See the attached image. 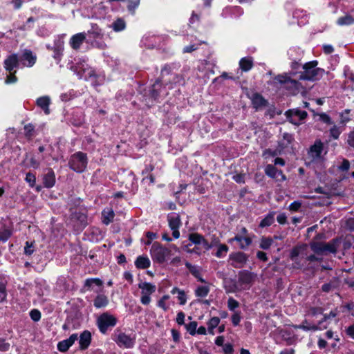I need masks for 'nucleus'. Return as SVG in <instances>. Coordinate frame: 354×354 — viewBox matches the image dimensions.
<instances>
[{"label":"nucleus","instance_id":"obj_1","mask_svg":"<svg viewBox=\"0 0 354 354\" xmlns=\"http://www.w3.org/2000/svg\"><path fill=\"white\" fill-rule=\"evenodd\" d=\"M317 64L318 62L317 61H311L306 63L303 66L304 71L301 73L299 79L304 80H315L321 77L324 71L317 68Z\"/></svg>","mask_w":354,"mask_h":354},{"label":"nucleus","instance_id":"obj_2","mask_svg":"<svg viewBox=\"0 0 354 354\" xmlns=\"http://www.w3.org/2000/svg\"><path fill=\"white\" fill-rule=\"evenodd\" d=\"M113 340L117 345L123 348H131L136 343V335H128L120 329H116L112 335Z\"/></svg>","mask_w":354,"mask_h":354},{"label":"nucleus","instance_id":"obj_3","mask_svg":"<svg viewBox=\"0 0 354 354\" xmlns=\"http://www.w3.org/2000/svg\"><path fill=\"white\" fill-rule=\"evenodd\" d=\"M87 163L86 154L81 151L73 154L68 162L70 168L78 173H82L86 169Z\"/></svg>","mask_w":354,"mask_h":354},{"label":"nucleus","instance_id":"obj_4","mask_svg":"<svg viewBox=\"0 0 354 354\" xmlns=\"http://www.w3.org/2000/svg\"><path fill=\"white\" fill-rule=\"evenodd\" d=\"M311 250L317 254H326L337 252V241L333 240L328 243L312 242L310 244Z\"/></svg>","mask_w":354,"mask_h":354},{"label":"nucleus","instance_id":"obj_5","mask_svg":"<svg viewBox=\"0 0 354 354\" xmlns=\"http://www.w3.org/2000/svg\"><path fill=\"white\" fill-rule=\"evenodd\" d=\"M117 324V318L108 313L102 314L97 319V324L100 331L104 334L109 327H114Z\"/></svg>","mask_w":354,"mask_h":354},{"label":"nucleus","instance_id":"obj_6","mask_svg":"<svg viewBox=\"0 0 354 354\" xmlns=\"http://www.w3.org/2000/svg\"><path fill=\"white\" fill-rule=\"evenodd\" d=\"M151 254L153 261L161 263L165 262L167 257L170 254V250L162 247L158 243H155L151 248Z\"/></svg>","mask_w":354,"mask_h":354},{"label":"nucleus","instance_id":"obj_7","mask_svg":"<svg viewBox=\"0 0 354 354\" xmlns=\"http://www.w3.org/2000/svg\"><path fill=\"white\" fill-rule=\"evenodd\" d=\"M138 288L141 289L140 302L143 305H148L151 302V295L156 291V286L148 282H141L138 284Z\"/></svg>","mask_w":354,"mask_h":354},{"label":"nucleus","instance_id":"obj_8","mask_svg":"<svg viewBox=\"0 0 354 354\" xmlns=\"http://www.w3.org/2000/svg\"><path fill=\"white\" fill-rule=\"evenodd\" d=\"M286 115L288 118L290 122L295 125H299L301 124V121L307 117L308 113L305 111L294 109L286 111Z\"/></svg>","mask_w":354,"mask_h":354},{"label":"nucleus","instance_id":"obj_9","mask_svg":"<svg viewBox=\"0 0 354 354\" xmlns=\"http://www.w3.org/2000/svg\"><path fill=\"white\" fill-rule=\"evenodd\" d=\"M169 226L173 231L172 235L175 239L180 237L179 227L181 225L180 217L178 214L172 213L167 216Z\"/></svg>","mask_w":354,"mask_h":354},{"label":"nucleus","instance_id":"obj_10","mask_svg":"<svg viewBox=\"0 0 354 354\" xmlns=\"http://www.w3.org/2000/svg\"><path fill=\"white\" fill-rule=\"evenodd\" d=\"M275 79L280 84H286L287 88H293L292 93L294 94H295L301 91V84L296 80H292L287 75H279L277 77H276Z\"/></svg>","mask_w":354,"mask_h":354},{"label":"nucleus","instance_id":"obj_11","mask_svg":"<svg viewBox=\"0 0 354 354\" xmlns=\"http://www.w3.org/2000/svg\"><path fill=\"white\" fill-rule=\"evenodd\" d=\"M324 149L323 143L321 140H316L308 152V157L312 161L319 160L322 158V153Z\"/></svg>","mask_w":354,"mask_h":354},{"label":"nucleus","instance_id":"obj_12","mask_svg":"<svg viewBox=\"0 0 354 354\" xmlns=\"http://www.w3.org/2000/svg\"><path fill=\"white\" fill-rule=\"evenodd\" d=\"M230 259L233 261L232 266L234 268H241L247 262L248 257L245 254L238 252L232 254L230 257Z\"/></svg>","mask_w":354,"mask_h":354},{"label":"nucleus","instance_id":"obj_13","mask_svg":"<svg viewBox=\"0 0 354 354\" xmlns=\"http://www.w3.org/2000/svg\"><path fill=\"white\" fill-rule=\"evenodd\" d=\"M77 334H72L69 338L61 341L57 344V349L61 352H66L77 340Z\"/></svg>","mask_w":354,"mask_h":354},{"label":"nucleus","instance_id":"obj_14","mask_svg":"<svg viewBox=\"0 0 354 354\" xmlns=\"http://www.w3.org/2000/svg\"><path fill=\"white\" fill-rule=\"evenodd\" d=\"M233 241L238 242L239 248L244 250L251 245L252 239L249 236L236 234L234 238H232L228 241L229 243H232Z\"/></svg>","mask_w":354,"mask_h":354},{"label":"nucleus","instance_id":"obj_15","mask_svg":"<svg viewBox=\"0 0 354 354\" xmlns=\"http://www.w3.org/2000/svg\"><path fill=\"white\" fill-rule=\"evenodd\" d=\"M91 342V333L88 330L83 331L79 339V344L80 350H86Z\"/></svg>","mask_w":354,"mask_h":354},{"label":"nucleus","instance_id":"obj_16","mask_svg":"<svg viewBox=\"0 0 354 354\" xmlns=\"http://www.w3.org/2000/svg\"><path fill=\"white\" fill-rule=\"evenodd\" d=\"M239 282L241 284L250 285L254 279L255 274L248 271L243 270L239 273Z\"/></svg>","mask_w":354,"mask_h":354},{"label":"nucleus","instance_id":"obj_17","mask_svg":"<svg viewBox=\"0 0 354 354\" xmlns=\"http://www.w3.org/2000/svg\"><path fill=\"white\" fill-rule=\"evenodd\" d=\"M19 64V59L17 55L12 54L10 55L4 61V67L6 71L11 72L15 68H17Z\"/></svg>","mask_w":354,"mask_h":354},{"label":"nucleus","instance_id":"obj_18","mask_svg":"<svg viewBox=\"0 0 354 354\" xmlns=\"http://www.w3.org/2000/svg\"><path fill=\"white\" fill-rule=\"evenodd\" d=\"M86 39V34L80 32L74 35L70 39V44L73 49H79L83 41Z\"/></svg>","mask_w":354,"mask_h":354},{"label":"nucleus","instance_id":"obj_19","mask_svg":"<svg viewBox=\"0 0 354 354\" xmlns=\"http://www.w3.org/2000/svg\"><path fill=\"white\" fill-rule=\"evenodd\" d=\"M251 100L253 106L257 110L263 109L267 106V101L259 93L253 94Z\"/></svg>","mask_w":354,"mask_h":354},{"label":"nucleus","instance_id":"obj_20","mask_svg":"<svg viewBox=\"0 0 354 354\" xmlns=\"http://www.w3.org/2000/svg\"><path fill=\"white\" fill-rule=\"evenodd\" d=\"M36 103L44 111L45 114L48 115L50 113L49 105L50 104V99L49 97H40L37 100Z\"/></svg>","mask_w":354,"mask_h":354},{"label":"nucleus","instance_id":"obj_21","mask_svg":"<svg viewBox=\"0 0 354 354\" xmlns=\"http://www.w3.org/2000/svg\"><path fill=\"white\" fill-rule=\"evenodd\" d=\"M239 67L244 71L248 72L253 67V59L252 57H245L239 61Z\"/></svg>","mask_w":354,"mask_h":354},{"label":"nucleus","instance_id":"obj_22","mask_svg":"<svg viewBox=\"0 0 354 354\" xmlns=\"http://www.w3.org/2000/svg\"><path fill=\"white\" fill-rule=\"evenodd\" d=\"M185 266L189 269L191 274L198 279V281L201 283H206L205 280L201 277L200 269L197 266H192L189 262L185 263Z\"/></svg>","mask_w":354,"mask_h":354},{"label":"nucleus","instance_id":"obj_23","mask_svg":"<svg viewBox=\"0 0 354 354\" xmlns=\"http://www.w3.org/2000/svg\"><path fill=\"white\" fill-rule=\"evenodd\" d=\"M109 304L108 297L102 294L97 295L93 301V305L97 308L106 307Z\"/></svg>","mask_w":354,"mask_h":354},{"label":"nucleus","instance_id":"obj_24","mask_svg":"<svg viewBox=\"0 0 354 354\" xmlns=\"http://www.w3.org/2000/svg\"><path fill=\"white\" fill-rule=\"evenodd\" d=\"M55 176L54 171L50 169L44 176V185L46 187L50 188L55 185Z\"/></svg>","mask_w":354,"mask_h":354},{"label":"nucleus","instance_id":"obj_25","mask_svg":"<svg viewBox=\"0 0 354 354\" xmlns=\"http://www.w3.org/2000/svg\"><path fill=\"white\" fill-rule=\"evenodd\" d=\"M102 222L105 225H109L111 222L113 221L114 218V212L111 208H106L102 212Z\"/></svg>","mask_w":354,"mask_h":354},{"label":"nucleus","instance_id":"obj_26","mask_svg":"<svg viewBox=\"0 0 354 354\" xmlns=\"http://www.w3.org/2000/svg\"><path fill=\"white\" fill-rule=\"evenodd\" d=\"M151 262L148 257H143V256H139L136 261L135 265L136 268L139 269H146L148 268L150 266Z\"/></svg>","mask_w":354,"mask_h":354},{"label":"nucleus","instance_id":"obj_27","mask_svg":"<svg viewBox=\"0 0 354 354\" xmlns=\"http://www.w3.org/2000/svg\"><path fill=\"white\" fill-rule=\"evenodd\" d=\"M22 59L28 61V63L26 64L27 66L31 67L35 64L37 57L30 50H25L22 55Z\"/></svg>","mask_w":354,"mask_h":354},{"label":"nucleus","instance_id":"obj_28","mask_svg":"<svg viewBox=\"0 0 354 354\" xmlns=\"http://www.w3.org/2000/svg\"><path fill=\"white\" fill-rule=\"evenodd\" d=\"M209 290V286H199L194 290V294L197 297L204 298L208 295Z\"/></svg>","mask_w":354,"mask_h":354},{"label":"nucleus","instance_id":"obj_29","mask_svg":"<svg viewBox=\"0 0 354 354\" xmlns=\"http://www.w3.org/2000/svg\"><path fill=\"white\" fill-rule=\"evenodd\" d=\"M306 248V245H301L297 247H295L292 249L290 253V258L292 261L297 260L299 254H301L303 251Z\"/></svg>","mask_w":354,"mask_h":354},{"label":"nucleus","instance_id":"obj_30","mask_svg":"<svg viewBox=\"0 0 354 354\" xmlns=\"http://www.w3.org/2000/svg\"><path fill=\"white\" fill-rule=\"evenodd\" d=\"M339 26H348L354 23V18L349 15H346L344 17H339L337 21Z\"/></svg>","mask_w":354,"mask_h":354},{"label":"nucleus","instance_id":"obj_31","mask_svg":"<svg viewBox=\"0 0 354 354\" xmlns=\"http://www.w3.org/2000/svg\"><path fill=\"white\" fill-rule=\"evenodd\" d=\"M88 34L93 39L101 38L102 37V30L97 25H93L91 28L88 31Z\"/></svg>","mask_w":354,"mask_h":354},{"label":"nucleus","instance_id":"obj_32","mask_svg":"<svg viewBox=\"0 0 354 354\" xmlns=\"http://www.w3.org/2000/svg\"><path fill=\"white\" fill-rule=\"evenodd\" d=\"M265 173L267 176L271 178H275L277 173L282 174V172L281 171H278L272 165H268L266 167Z\"/></svg>","mask_w":354,"mask_h":354},{"label":"nucleus","instance_id":"obj_33","mask_svg":"<svg viewBox=\"0 0 354 354\" xmlns=\"http://www.w3.org/2000/svg\"><path fill=\"white\" fill-rule=\"evenodd\" d=\"M295 328H300L304 330H317L319 329V326L314 324H308L307 321H304L301 324L295 326Z\"/></svg>","mask_w":354,"mask_h":354},{"label":"nucleus","instance_id":"obj_34","mask_svg":"<svg viewBox=\"0 0 354 354\" xmlns=\"http://www.w3.org/2000/svg\"><path fill=\"white\" fill-rule=\"evenodd\" d=\"M219 323H220L219 317H214L211 318L207 323L209 333L211 334H214L213 330L216 326H218Z\"/></svg>","mask_w":354,"mask_h":354},{"label":"nucleus","instance_id":"obj_35","mask_svg":"<svg viewBox=\"0 0 354 354\" xmlns=\"http://www.w3.org/2000/svg\"><path fill=\"white\" fill-rule=\"evenodd\" d=\"M274 221V214H269L261 221L259 226L261 227L270 226L273 223Z\"/></svg>","mask_w":354,"mask_h":354},{"label":"nucleus","instance_id":"obj_36","mask_svg":"<svg viewBox=\"0 0 354 354\" xmlns=\"http://www.w3.org/2000/svg\"><path fill=\"white\" fill-rule=\"evenodd\" d=\"M111 26L115 31L118 32L123 30L125 28L126 24L123 19H118L112 24Z\"/></svg>","mask_w":354,"mask_h":354},{"label":"nucleus","instance_id":"obj_37","mask_svg":"<svg viewBox=\"0 0 354 354\" xmlns=\"http://www.w3.org/2000/svg\"><path fill=\"white\" fill-rule=\"evenodd\" d=\"M273 241L269 237H263L261 239L259 247L263 250H268L272 245Z\"/></svg>","mask_w":354,"mask_h":354},{"label":"nucleus","instance_id":"obj_38","mask_svg":"<svg viewBox=\"0 0 354 354\" xmlns=\"http://www.w3.org/2000/svg\"><path fill=\"white\" fill-rule=\"evenodd\" d=\"M93 284H95L97 286H101L102 285V281L101 279L97 278L87 279L85 281L84 286L90 288Z\"/></svg>","mask_w":354,"mask_h":354},{"label":"nucleus","instance_id":"obj_39","mask_svg":"<svg viewBox=\"0 0 354 354\" xmlns=\"http://www.w3.org/2000/svg\"><path fill=\"white\" fill-rule=\"evenodd\" d=\"M35 127L32 124H28L24 126V135L28 139L33 136Z\"/></svg>","mask_w":354,"mask_h":354},{"label":"nucleus","instance_id":"obj_40","mask_svg":"<svg viewBox=\"0 0 354 354\" xmlns=\"http://www.w3.org/2000/svg\"><path fill=\"white\" fill-rule=\"evenodd\" d=\"M203 236L198 233H192L189 235V239L194 244L200 245Z\"/></svg>","mask_w":354,"mask_h":354},{"label":"nucleus","instance_id":"obj_41","mask_svg":"<svg viewBox=\"0 0 354 354\" xmlns=\"http://www.w3.org/2000/svg\"><path fill=\"white\" fill-rule=\"evenodd\" d=\"M11 236V232L8 229L0 230V241H6Z\"/></svg>","mask_w":354,"mask_h":354},{"label":"nucleus","instance_id":"obj_42","mask_svg":"<svg viewBox=\"0 0 354 354\" xmlns=\"http://www.w3.org/2000/svg\"><path fill=\"white\" fill-rule=\"evenodd\" d=\"M196 328H197V322H192L189 324L186 325L187 330L192 335H194L196 334Z\"/></svg>","mask_w":354,"mask_h":354},{"label":"nucleus","instance_id":"obj_43","mask_svg":"<svg viewBox=\"0 0 354 354\" xmlns=\"http://www.w3.org/2000/svg\"><path fill=\"white\" fill-rule=\"evenodd\" d=\"M140 4V0H128V10L134 12L135 10L138 7Z\"/></svg>","mask_w":354,"mask_h":354},{"label":"nucleus","instance_id":"obj_44","mask_svg":"<svg viewBox=\"0 0 354 354\" xmlns=\"http://www.w3.org/2000/svg\"><path fill=\"white\" fill-rule=\"evenodd\" d=\"M228 251V248L225 245H220L216 253V256L218 258L223 257Z\"/></svg>","mask_w":354,"mask_h":354},{"label":"nucleus","instance_id":"obj_45","mask_svg":"<svg viewBox=\"0 0 354 354\" xmlns=\"http://www.w3.org/2000/svg\"><path fill=\"white\" fill-rule=\"evenodd\" d=\"M341 130L338 127L334 125L330 129V134L334 139H337L341 133Z\"/></svg>","mask_w":354,"mask_h":354},{"label":"nucleus","instance_id":"obj_46","mask_svg":"<svg viewBox=\"0 0 354 354\" xmlns=\"http://www.w3.org/2000/svg\"><path fill=\"white\" fill-rule=\"evenodd\" d=\"M239 306V302L232 297H230L227 301V307L230 310H234Z\"/></svg>","mask_w":354,"mask_h":354},{"label":"nucleus","instance_id":"obj_47","mask_svg":"<svg viewBox=\"0 0 354 354\" xmlns=\"http://www.w3.org/2000/svg\"><path fill=\"white\" fill-rule=\"evenodd\" d=\"M25 180L28 183H29V185L31 187H33L35 186V182H36V178L33 174L28 173L26 174Z\"/></svg>","mask_w":354,"mask_h":354},{"label":"nucleus","instance_id":"obj_48","mask_svg":"<svg viewBox=\"0 0 354 354\" xmlns=\"http://www.w3.org/2000/svg\"><path fill=\"white\" fill-rule=\"evenodd\" d=\"M159 87H160V84L156 82L153 85V88L151 90L150 94L154 100H156L159 95Z\"/></svg>","mask_w":354,"mask_h":354},{"label":"nucleus","instance_id":"obj_49","mask_svg":"<svg viewBox=\"0 0 354 354\" xmlns=\"http://www.w3.org/2000/svg\"><path fill=\"white\" fill-rule=\"evenodd\" d=\"M7 297L6 286L3 283H0V302L6 301Z\"/></svg>","mask_w":354,"mask_h":354},{"label":"nucleus","instance_id":"obj_50","mask_svg":"<svg viewBox=\"0 0 354 354\" xmlns=\"http://www.w3.org/2000/svg\"><path fill=\"white\" fill-rule=\"evenodd\" d=\"M30 316L33 321L38 322L41 319V313L37 309H33L30 312Z\"/></svg>","mask_w":354,"mask_h":354},{"label":"nucleus","instance_id":"obj_51","mask_svg":"<svg viewBox=\"0 0 354 354\" xmlns=\"http://www.w3.org/2000/svg\"><path fill=\"white\" fill-rule=\"evenodd\" d=\"M10 344L6 342L5 339L0 338V351L3 352L8 351L10 349Z\"/></svg>","mask_w":354,"mask_h":354},{"label":"nucleus","instance_id":"obj_52","mask_svg":"<svg viewBox=\"0 0 354 354\" xmlns=\"http://www.w3.org/2000/svg\"><path fill=\"white\" fill-rule=\"evenodd\" d=\"M338 314V310L337 308L334 309L333 310L330 311L329 314H325L324 315L323 320L319 323L320 324L322 322L326 321L328 319L334 318Z\"/></svg>","mask_w":354,"mask_h":354},{"label":"nucleus","instance_id":"obj_53","mask_svg":"<svg viewBox=\"0 0 354 354\" xmlns=\"http://www.w3.org/2000/svg\"><path fill=\"white\" fill-rule=\"evenodd\" d=\"M178 299L180 305H185L187 302V296L184 290H181L178 294Z\"/></svg>","mask_w":354,"mask_h":354},{"label":"nucleus","instance_id":"obj_54","mask_svg":"<svg viewBox=\"0 0 354 354\" xmlns=\"http://www.w3.org/2000/svg\"><path fill=\"white\" fill-rule=\"evenodd\" d=\"M301 206V203L299 201H294L289 205V210L291 212H297Z\"/></svg>","mask_w":354,"mask_h":354},{"label":"nucleus","instance_id":"obj_55","mask_svg":"<svg viewBox=\"0 0 354 354\" xmlns=\"http://www.w3.org/2000/svg\"><path fill=\"white\" fill-rule=\"evenodd\" d=\"M350 168V162L348 160L344 159L342 164L338 167V169L341 171H348Z\"/></svg>","mask_w":354,"mask_h":354},{"label":"nucleus","instance_id":"obj_56","mask_svg":"<svg viewBox=\"0 0 354 354\" xmlns=\"http://www.w3.org/2000/svg\"><path fill=\"white\" fill-rule=\"evenodd\" d=\"M34 252V247L32 243L26 242V245L24 248V253L27 255H31Z\"/></svg>","mask_w":354,"mask_h":354},{"label":"nucleus","instance_id":"obj_57","mask_svg":"<svg viewBox=\"0 0 354 354\" xmlns=\"http://www.w3.org/2000/svg\"><path fill=\"white\" fill-rule=\"evenodd\" d=\"M241 322V316L240 314L238 313H235L232 316V322L234 326H238Z\"/></svg>","mask_w":354,"mask_h":354},{"label":"nucleus","instance_id":"obj_58","mask_svg":"<svg viewBox=\"0 0 354 354\" xmlns=\"http://www.w3.org/2000/svg\"><path fill=\"white\" fill-rule=\"evenodd\" d=\"M185 313L183 312H179L176 316V322L179 325H183L185 322Z\"/></svg>","mask_w":354,"mask_h":354},{"label":"nucleus","instance_id":"obj_59","mask_svg":"<svg viewBox=\"0 0 354 354\" xmlns=\"http://www.w3.org/2000/svg\"><path fill=\"white\" fill-rule=\"evenodd\" d=\"M157 306L164 311H167L169 309V306L167 304L166 301H164L162 299H160L158 301Z\"/></svg>","mask_w":354,"mask_h":354},{"label":"nucleus","instance_id":"obj_60","mask_svg":"<svg viewBox=\"0 0 354 354\" xmlns=\"http://www.w3.org/2000/svg\"><path fill=\"white\" fill-rule=\"evenodd\" d=\"M277 221L280 224H285L287 221V216L284 213L279 214L277 217Z\"/></svg>","mask_w":354,"mask_h":354},{"label":"nucleus","instance_id":"obj_61","mask_svg":"<svg viewBox=\"0 0 354 354\" xmlns=\"http://www.w3.org/2000/svg\"><path fill=\"white\" fill-rule=\"evenodd\" d=\"M200 245H201L205 250H209L213 247V244L209 243L204 237L202 239Z\"/></svg>","mask_w":354,"mask_h":354},{"label":"nucleus","instance_id":"obj_62","mask_svg":"<svg viewBox=\"0 0 354 354\" xmlns=\"http://www.w3.org/2000/svg\"><path fill=\"white\" fill-rule=\"evenodd\" d=\"M223 351L225 354H232L234 351L233 346L231 344H226L223 346Z\"/></svg>","mask_w":354,"mask_h":354},{"label":"nucleus","instance_id":"obj_63","mask_svg":"<svg viewBox=\"0 0 354 354\" xmlns=\"http://www.w3.org/2000/svg\"><path fill=\"white\" fill-rule=\"evenodd\" d=\"M347 142L351 147L354 148V131L348 134Z\"/></svg>","mask_w":354,"mask_h":354},{"label":"nucleus","instance_id":"obj_64","mask_svg":"<svg viewBox=\"0 0 354 354\" xmlns=\"http://www.w3.org/2000/svg\"><path fill=\"white\" fill-rule=\"evenodd\" d=\"M346 333L347 335L354 339V324L348 326L346 330Z\"/></svg>","mask_w":354,"mask_h":354}]
</instances>
